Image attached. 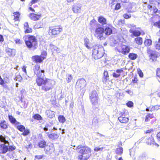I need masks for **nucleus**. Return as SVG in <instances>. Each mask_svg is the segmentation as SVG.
<instances>
[{"instance_id": "nucleus-1", "label": "nucleus", "mask_w": 160, "mask_h": 160, "mask_svg": "<svg viewBox=\"0 0 160 160\" xmlns=\"http://www.w3.org/2000/svg\"><path fill=\"white\" fill-rule=\"evenodd\" d=\"M33 71L35 75L37 76L36 82L38 86H41V89L45 92L52 89L53 87L52 81L49 78H42V73L44 75L45 71L44 70L40 69L39 64H36L34 67Z\"/></svg>"}, {"instance_id": "nucleus-2", "label": "nucleus", "mask_w": 160, "mask_h": 160, "mask_svg": "<svg viewBox=\"0 0 160 160\" xmlns=\"http://www.w3.org/2000/svg\"><path fill=\"white\" fill-rule=\"evenodd\" d=\"M76 150L78 153V158L79 160H87L91 155V148L86 146L78 145Z\"/></svg>"}, {"instance_id": "nucleus-3", "label": "nucleus", "mask_w": 160, "mask_h": 160, "mask_svg": "<svg viewBox=\"0 0 160 160\" xmlns=\"http://www.w3.org/2000/svg\"><path fill=\"white\" fill-rule=\"evenodd\" d=\"M24 41L26 47L29 50H34L38 47V41L36 36L30 34L24 36Z\"/></svg>"}, {"instance_id": "nucleus-4", "label": "nucleus", "mask_w": 160, "mask_h": 160, "mask_svg": "<svg viewBox=\"0 0 160 160\" xmlns=\"http://www.w3.org/2000/svg\"><path fill=\"white\" fill-rule=\"evenodd\" d=\"M104 50L102 45L97 44L93 47L92 51V56L95 59L102 58L104 54Z\"/></svg>"}, {"instance_id": "nucleus-5", "label": "nucleus", "mask_w": 160, "mask_h": 160, "mask_svg": "<svg viewBox=\"0 0 160 160\" xmlns=\"http://www.w3.org/2000/svg\"><path fill=\"white\" fill-rule=\"evenodd\" d=\"M47 55V52L44 51L42 52L40 55H36L32 56L31 59L34 62L41 63L46 58Z\"/></svg>"}, {"instance_id": "nucleus-6", "label": "nucleus", "mask_w": 160, "mask_h": 160, "mask_svg": "<svg viewBox=\"0 0 160 160\" xmlns=\"http://www.w3.org/2000/svg\"><path fill=\"white\" fill-rule=\"evenodd\" d=\"M16 128L21 132H22V135L23 136H26L28 135L30 133V130L28 129H26L25 127L23 125L20 124L19 122V123L15 126Z\"/></svg>"}, {"instance_id": "nucleus-7", "label": "nucleus", "mask_w": 160, "mask_h": 160, "mask_svg": "<svg viewBox=\"0 0 160 160\" xmlns=\"http://www.w3.org/2000/svg\"><path fill=\"white\" fill-rule=\"evenodd\" d=\"M104 28L101 27L97 28L95 30L94 36L98 39L102 40L103 39Z\"/></svg>"}, {"instance_id": "nucleus-8", "label": "nucleus", "mask_w": 160, "mask_h": 160, "mask_svg": "<svg viewBox=\"0 0 160 160\" xmlns=\"http://www.w3.org/2000/svg\"><path fill=\"white\" fill-rule=\"evenodd\" d=\"M90 99L93 105H95L97 104L98 97L96 90H93L90 94Z\"/></svg>"}, {"instance_id": "nucleus-9", "label": "nucleus", "mask_w": 160, "mask_h": 160, "mask_svg": "<svg viewBox=\"0 0 160 160\" xmlns=\"http://www.w3.org/2000/svg\"><path fill=\"white\" fill-rule=\"evenodd\" d=\"M86 86L85 80L83 78L79 79L77 82L75 88L78 90L83 89Z\"/></svg>"}, {"instance_id": "nucleus-10", "label": "nucleus", "mask_w": 160, "mask_h": 160, "mask_svg": "<svg viewBox=\"0 0 160 160\" xmlns=\"http://www.w3.org/2000/svg\"><path fill=\"white\" fill-rule=\"evenodd\" d=\"M118 46L117 48L118 51L123 54H126L129 52L130 49L129 47L127 46L122 45L121 43L118 44Z\"/></svg>"}, {"instance_id": "nucleus-11", "label": "nucleus", "mask_w": 160, "mask_h": 160, "mask_svg": "<svg viewBox=\"0 0 160 160\" xmlns=\"http://www.w3.org/2000/svg\"><path fill=\"white\" fill-rule=\"evenodd\" d=\"M10 82V80L9 78L6 77L3 78V79L1 76L0 75V85L2 86L3 87L8 88V87L7 85L5 84V83H8Z\"/></svg>"}, {"instance_id": "nucleus-12", "label": "nucleus", "mask_w": 160, "mask_h": 160, "mask_svg": "<svg viewBox=\"0 0 160 160\" xmlns=\"http://www.w3.org/2000/svg\"><path fill=\"white\" fill-rule=\"evenodd\" d=\"M6 53L10 57H13L16 54V50L14 48H7L5 50Z\"/></svg>"}, {"instance_id": "nucleus-13", "label": "nucleus", "mask_w": 160, "mask_h": 160, "mask_svg": "<svg viewBox=\"0 0 160 160\" xmlns=\"http://www.w3.org/2000/svg\"><path fill=\"white\" fill-rule=\"evenodd\" d=\"M160 56V54L158 52H152L149 55L150 59L152 62L157 61V58Z\"/></svg>"}, {"instance_id": "nucleus-14", "label": "nucleus", "mask_w": 160, "mask_h": 160, "mask_svg": "<svg viewBox=\"0 0 160 160\" xmlns=\"http://www.w3.org/2000/svg\"><path fill=\"white\" fill-rule=\"evenodd\" d=\"M121 115L118 118V120L122 123H126L129 120L128 118L125 117V114L124 113H121L120 114Z\"/></svg>"}, {"instance_id": "nucleus-15", "label": "nucleus", "mask_w": 160, "mask_h": 160, "mask_svg": "<svg viewBox=\"0 0 160 160\" xmlns=\"http://www.w3.org/2000/svg\"><path fill=\"white\" fill-rule=\"evenodd\" d=\"M129 32L132 34L131 35V36L132 38L134 37H138L141 34V32L139 30L134 29V28L130 29Z\"/></svg>"}, {"instance_id": "nucleus-16", "label": "nucleus", "mask_w": 160, "mask_h": 160, "mask_svg": "<svg viewBox=\"0 0 160 160\" xmlns=\"http://www.w3.org/2000/svg\"><path fill=\"white\" fill-rule=\"evenodd\" d=\"M29 17L31 20L33 21H36L39 19L41 17V15L32 13L29 14Z\"/></svg>"}, {"instance_id": "nucleus-17", "label": "nucleus", "mask_w": 160, "mask_h": 160, "mask_svg": "<svg viewBox=\"0 0 160 160\" xmlns=\"http://www.w3.org/2000/svg\"><path fill=\"white\" fill-rule=\"evenodd\" d=\"M49 32L52 35H55L59 34L60 32V28L55 27L49 30Z\"/></svg>"}, {"instance_id": "nucleus-18", "label": "nucleus", "mask_w": 160, "mask_h": 160, "mask_svg": "<svg viewBox=\"0 0 160 160\" xmlns=\"http://www.w3.org/2000/svg\"><path fill=\"white\" fill-rule=\"evenodd\" d=\"M8 151V147L5 144L0 145V153L4 154Z\"/></svg>"}, {"instance_id": "nucleus-19", "label": "nucleus", "mask_w": 160, "mask_h": 160, "mask_svg": "<svg viewBox=\"0 0 160 160\" xmlns=\"http://www.w3.org/2000/svg\"><path fill=\"white\" fill-rule=\"evenodd\" d=\"M8 118L10 122L13 124L14 126L16 124L19 123V122L17 121L16 119L12 115H8Z\"/></svg>"}, {"instance_id": "nucleus-20", "label": "nucleus", "mask_w": 160, "mask_h": 160, "mask_svg": "<svg viewBox=\"0 0 160 160\" xmlns=\"http://www.w3.org/2000/svg\"><path fill=\"white\" fill-rule=\"evenodd\" d=\"M81 6L80 5L77 4L74 5L72 8V10L75 13L80 12L81 11Z\"/></svg>"}, {"instance_id": "nucleus-21", "label": "nucleus", "mask_w": 160, "mask_h": 160, "mask_svg": "<svg viewBox=\"0 0 160 160\" xmlns=\"http://www.w3.org/2000/svg\"><path fill=\"white\" fill-rule=\"evenodd\" d=\"M47 142L44 140L39 141L38 143V146L40 148H44L46 146Z\"/></svg>"}, {"instance_id": "nucleus-22", "label": "nucleus", "mask_w": 160, "mask_h": 160, "mask_svg": "<svg viewBox=\"0 0 160 160\" xmlns=\"http://www.w3.org/2000/svg\"><path fill=\"white\" fill-rule=\"evenodd\" d=\"M44 150L47 152L51 151L54 149V146L52 143L50 144H46L45 148H44Z\"/></svg>"}, {"instance_id": "nucleus-23", "label": "nucleus", "mask_w": 160, "mask_h": 160, "mask_svg": "<svg viewBox=\"0 0 160 160\" xmlns=\"http://www.w3.org/2000/svg\"><path fill=\"white\" fill-rule=\"evenodd\" d=\"M0 127L2 129H6L8 127V124L5 120H2L0 122Z\"/></svg>"}, {"instance_id": "nucleus-24", "label": "nucleus", "mask_w": 160, "mask_h": 160, "mask_svg": "<svg viewBox=\"0 0 160 160\" xmlns=\"http://www.w3.org/2000/svg\"><path fill=\"white\" fill-rule=\"evenodd\" d=\"M20 13L19 12H16L13 13L14 20L15 21H19Z\"/></svg>"}, {"instance_id": "nucleus-25", "label": "nucleus", "mask_w": 160, "mask_h": 160, "mask_svg": "<svg viewBox=\"0 0 160 160\" xmlns=\"http://www.w3.org/2000/svg\"><path fill=\"white\" fill-rule=\"evenodd\" d=\"M48 134V137L51 140H54L57 138L58 136V135L54 133H52L49 134V132H46Z\"/></svg>"}, {"instance_id": "nucleus-26", "label": "nucleus", "mask_w": 160, "mask_h": 160, "mask_svg": "<svg viewBox=\"0 0 160 160\" xmlns=\"http://www.w3.org/2000/svg\"><path fill=\"white\" fill-rule=\"evenodd\" d=\"M98 21L102 25H105L107 23L106 19L102 16H100L98 17Z\"/></svg>"}, {"instance_id": "nucleus-27", "label": "nucleus", "mask_w": 160, "mask_h": 160, "mask_svg": "<svg viewBox=\"0 0 160 160\" xmlns=\"http://www.w3.org/2000/svg\"><path fill=\"white\" fill-rule=\"evenodd\" d=\"M147 7L150 11H152L153 12L152 13L155 14L158 12V9L154 6L153 7H152V6L150 5H148Z\"/></svg>"}, {"instance_id": "nucleus-28", "label": "nucleus", "mask_w": 160, "mask_h": 160, "mask_svg": "<svg viewBox=\"0 0 160 160\" xmlns=\"http://www.w3.org/2000/svg\"><path fill=\"white\" fill-rule=\"evenodd\" d=\"M146 142L148 145L154 144L155 142H154V140L153 137L151 135V137L148 138L147 139Z\"/></svg>"}, {"instance_id": "nucleus-29", "label": "nucleus", "mask_w": 160, "mask_h": 160, "mask_svg": "<svg viewBox=\"0 0 160 160\" xmlns=\"http://www.w3.org/2000/svg\"><path fill=\"white\" fill-rule=\"evenodd\" d=\"M105 34L107 35H109L112 33V29L107 27H106L104 30Z\"/></svg>"}, {"instance_id": "nucleus-30", "label": "nucleus", "mask_w": 160, "mask_h": 160, "mask_svg": "<svg viewBox=\"0 0 160 160\" xmlns=\"http://www.w3.org/2000/svg\"><path fill=\"white\" fill-rule=\"evenodd\" d=\"M134 41L135 42L137 43V44L138 45H141L142 44V38L138 37L136 38H135Z\"/></svg>"}, {"instance_id": "nucleus-31", "label": "nucleus", "mask_w": 160, "mask_h": 160, "mask_svg": "<svg viewBox=\"0 0 160 160\" xmlns=\"http://www.w3.org/2000/svg\"><path fill=\"white\" fill-rule=\"evenodd\" d=\"M151 4L158 6L160 4V0H149Z\"/></svg>"}, {"instance_id": "nucleus-32", "label": "nucleus", "mask_w": 160, "mask_h": 160, "mask_svg": "<svg viewBox=\"0 0 160 160\" xmlns=\"http://www.w3.org/2000/svg\"><path fill=\"white\" fill-rule=\"evenodd\" d=\"M109 79V76L108 75V72L105 71L103 73V82H106Z\"/></svg>"}, {"instance_id": "nucleus-33", "label": "nucleus", "mask_w": 160, "mask_h": 160, "mask_svg": "<svg viewBox=\"0 0 160 160\" xmlns=\"http://www.w3.org/2000/svg\"><path fill=\"white\" fill-rule=\"evenodd\" d=\"M43 26V23L42 22H40L36 23L34 25V27L35 28L38 29L42 28Z\"/></svg>"}, {"instance_id": "nucleus-34", "label": "nucleus", "mask_w": 160, "mask_h": 160, "mask_svg": "<svg viewBox=\"0 0 160 160\" xmlns=\"http://www.w3.org/2000/svg\"><path fill=\"white\" fill-rule=\"evenodd\" d=\"M35 160L44 159L45 158V156L43 154L36 155L35 157Z\"/></svg>"}, {"instance_id": "nucleus-35", "label": "nucleus", "mask_w": 160, "mask_h": 160, "mask_svg": "<svg viewBox=\"0 0 160 160\" xmlns=\"http://www.w3.org/2000/svg\"><path fill=\"white\" fill-rule=\"evenodd\" d=\"M33 118L35 120H41L42 119L41 116L38 114H36L32 116Z\"/></svg>"}, {"instance_id": "nucleus-36", "label": "nucleus", "mask_w": 160, "mask_h": 160, "mask_svg": "<svg viewBox=\"0 0 160 160\" xmlns=\"http://www.w3.org/2000/svg\"><path fill=\"white\" fill-rule=\"evenodd\" d=\"M129 58L132 60H134L138 57L137 54L134 53H130L128 55Z\"/></svg>"}, {"instance_id": "nucleus-37", "label": "nucleus", "mask_w": 160, "mask_h": 160, "mask_svg": "<svg viewBox=\"0 0 160 160\" xmlns=\"http://www.w3.org/2000/svg\"><path fill=\"white\" fill-rule=\"evenodd\" d=\"M153 117L154 116L152 114L148 113L146 117L145 121L148 122L150 119L153 118Z\"/></svg>"}, {"instance_id": "nucleus-38", "label": "nucleus", "mask_w": 160, "mask_h": 160, "mask_svg": "<svg viewBox=\"0 0 160 160\" xmlns=\"http://www.w3.org/2000/svg\"><path fill=\"white\" fill-rule=\"evenodd\" d=\"M123 149L122 148H119L116 149V152L117 154L121 155L123 152Z\"/></svg>"}, {"instance_id": "nucleus-39", "label": "nucleus", "mask_w": 160, "mask_h": 160, "mask_svg": "<svg viewBox=\"0 0 160 160\" xmlns=\"http://www.w3.org/2000/svg\"><path fill=\"white\" fill-rule=\"evenodd\" d=\"M144 43L146 46H149L151 45L152 41L151 39H147L145 41Z\"/></svg>"}, {"instance_id": "nucleus-40", "label": "nucleus", "mask_w": 160, "mask_h": 160, "mask_svg": "<svg viewBox=\"0 0 160 160\" xmlns=\"http://www.w3.org/2000/svg\"><path fill=\"white\" fill-rule=\"evenodd\" d=\"M24 33L25 34L31 33L32 32V29L30 28L24 29Z\"/></svg>"}, {"instance_id": "nucleus-41", "label": "nucleus", "mask_w": 160, "mask_h": 160, "mask_svg": "<svg viewBox=\"0 0 160 160\" xmlns=\"http://www.w3.org/2000/svg\"><path fill=\"white\" fill-rule=\"evenodd\" d=\"M160 109V105H155L154 106H152V108H151V111H153L154 110H157L158 109Z\"/></svg>"}, {"instance_id": "nucleus-42", "label": "nucleus", "mask_w": 160, "mask_h": 160, "mask_svg": "<svg viewBox=\"0 0 160 160\" xmlns=\"http://www.w3.org/2000/svg\"><path fill=\"white\" fill-rule=\"evenodd\" d=\"M84 45L87 47V48L88 49H89L90 48L88 46V44L89 43V40L88 38H85L84 40Z\"/></svg>"}, {"instance_id": "nucleus-43", "label": "nucleus", "mask_w": 160, "mask_h": 160, "mask_svg": "<svg viewBox=\"0 0 160 160\" xmlns=\"http://www.w3.org/2000/svg\"><path fill=\"white\" fill-rule=\"evenodd\" d=\"M104 148L101 147L100 148L99 147H97L94 148V151L95 152H98V151H102Z\"/></svg>"}, {"instance_id": "nucleus-44", "label": "nucleus", "mask_w": 160, "mask_h": 160, "mask_svg": "<svg viewBox=\"0 0 160 160\" xmlns=\"http://www.w3.org/2000/svg\"><path fill=\"white\" fill-rule=\"evenodd\" d=\"M125 24V20H124L120 19L118 22V24L120 26H123Z\"/></svg>"}, {"instance_id": "nucleus-45", "label": "nucleus", "mask_w": 160, "mask_h": 160, "mask_svg": "<svg viewBox=\"0 0 160 160\" xmlns=\"http://www.w3.org/2000/svg\"><path fill=\"white\" fill-rule=\"evenodd\" d=\"M72 78V76L70 74H68L67 75L66 80L68 83L70 82Z\"/></svg>"}, {"instance_id": "nucleus-46", "label": "nucleus", "mask_w": 160, "mask_h": 160, "mask_svg": "<svg viewBox=\"0 0 160 160\" xmlns=\"http://www.w3.org/2000/svg\"><path fill=\"white\" fill-rule=\"evenodd\" d=\"M15 79L16 81H21L22 79V78L20 75H17L16 76Z\"/></svg>"}, {"instance_id": "nucleus-47", "label": "nucleus", "mask_w": 160, "mask_h": 160, "mask_svg": "<svg viewBox=\"0 0 160 160\" xmlns=\"http://www.w3.org/2000/svg\"><path fill=\"white\" fill-rule=\"evenodd\" d=\"M16 147L14 146H9L8 147V151H12L16 149Z\"/></svg>"}, {"instance_id": "nucleus-48", "label": "nucleus", "mask_w": 160, "mask_h": 160, "mask_svg": "<svg viewBox=\"0 0 160 160\" xmlns=\"http://www.w3.org/2000/svg\"><path fill=\"white\" fill-rule=\"evenodd\" d=\"M121 7V6L120 3H118L115 5V10H117L120 8Z\"/></svg>"}, {"instance_id": "nucleus-49", "label": "nucleus", "mask_w": 160, "mask_h": 160, "mask_svg": "<svg viewBox=\"0 0 160 160\" xmlns=\"http://www.w3.org/2000/svg\"><path fill=\"white\" fill-rule=\"evenodd\" d=\"M113 45L112 44V46L113 47L117 46L116 48L118 47L119 46L118 44H118V42L116 40H114L113 42Z\"/></svg>"}, {"instance_id": "nucleus-50", "label": "nucleus", "mask_w": 160, "mask_h": 160, "mask_svg": "<svg viewBox=\"0 0 160 160\" xmlns=\"http://www.w3.org/2000/svg\"><path fill=\"white\" fill-rule=\"evenodd\" d=\"M154 25L156 27L160 28V21L155 22L154 24Z\"/></svg>"}, {"instance_id": "nucleus-51", "label": "nucleus", "mask_w": 160, "mask_h": 160, "mask_svg": "<svg viewBox=\"0 0 160 160\" xmlns=\"http://www.w3.org/2000/svg\"><path fill=\"white\" fill-rule=\"evenodd\" d=\"M138 72L139 76L141 78L143 77V74L142 71L140 69H138Z\"/></svg>"}, {"instance_id": "nucleus-52", "label": "nucleus", "mask_w": 160, "mask_h": 160, "mask_svg": "<svg viewBox=\"0 0 160 160\" xmlns=\"http://www.w3.org/2000/svg\"><path fill=\"white\" fill-rule=\"evenodd\" d=\"M98 122V120L96 118H94L93 120L92 123L93 124L96 125Z\"/></svg>"}, {"instance_id": "nucleus-53", "label": "nucleus", "mask_w": 160, "mask_h": 160, "mask_svg": "<svg viewBox=\"0 0 160 160\" xmlns=\"http://www.w3.org/2000/svg\"><path fill=\"white\" fill-rule=\"evenodd\" d=\"M14 41L16 44H21L22 43V40L19 39H16L14 40Z\"/></svg>"}, {"instance_id": "nucleus-54", "label": "nucleus", "mask_w": 160, "mask_h": 160, "mask_svg": "<svg viewBox=\"0 0 160 160\" xmlns=\"http://www.w3.org/2000/svg\"><path fill=\"white\" fill-rule=\"evenodd\" d=\"M123 17L125 19H128L131 17V14H124L123 15Z\"/></svg>"}, {"instance_id": "nucleus-55", "label": "nucleus", "mask_w": 160, "mask_h": 160, "mask_svg": "<svg viewBox=\"0 0 160 160\" xmlns=\"http://www.w3.org/2000/svg\"><path fill=\"white\" fill-rule=\"evenodd\" d=\"M29 28V25L28 22H25L23 24V28L24 29Z\"/></svg>"}, {"instance_id": "nucleus-56", "label": "nucleus", "mask_w": 160, "mask_h": 160, "mask_svg": "<svg viewBox=\"0 0 160 160\" xmlns=\"http://www.w3.org/2000/svg\"><path fill=\"white\" fill-rule=\"evenodd\" d=\"M126 104L128 107H131L133 106V103L132 101H129Z\"/></svg>"}, {"instance_id": "nucleus-57", "label": "nucleus", "mask_w": 160, "mask_h": 160, "mask_svg": "<svg viewBox=\"0 0 160 160\" xmlns=\"http://www.w3.org/2000/svg\"><path fill=\"white\" fill-rule=\"evenodd\" d=\"M128 27L129 28H130L131 29H133L134 28V29H135L136 28V25H134V24H131L128 25Z\"/></svg>"}, {"instance_id": "nucleus-58", "label": "nucleus", "mask_w": 160, "mask_h": 160, "mask_svg": "<svg viewBox=\"0 0 160 160\" xmlns=\"http://www.w3.org/2000/svg\"><path fill=\"white\" fill-rule=\"evenodd\" d=\"M129 8H127V12H133V11H132V7H131V5L130 4H129Z\"/></svg>"}, {"instance_id": "nucleus-59", "label": "nucleus", "mask_w": 160, "mask_h": 160, "mask_svg": "<svg viewBox=\"0 0 160 160\" xmlns=\"http://www.w3.org/2000/svg\"><path fill=\"white\" fill-rule=\"evenodd\" d=\"M123 72V70L122 68L117 69L116 71V72L117 73V74H120L121 72Z\"/></svg>"}, {"instance_id": "nucleus-60", "label": "nucleus", "mask_w": 160, "mask_h": 160, "mask_svg": "<svg viewBox=\"0 0 160 160\" xmlns=\"http://www.w3.org/2000/svg\"><path fill=\"white\" fill-rule=\"evenodd\" d=\"M129 152H130V155L131 156H133L134 155V151H133V149H129Z\"/></svg>"}, {"instance_id": "nucleus-61", "label": "nucleus", "mask_w": 160, "mask_h": 160, "mask_svg": "<svg viewBox=\"0 0 160 160\" xmlns=\"http://www.w3.org/2000/svg\"><path fill=\"white\" fill-rule=\"evenodd\" d=\"M157 75L160 78V68H158L157 70Z\"/></svg>"}, {"instance_id": "nucleus-62", "label": "nucleus", "mask_w": 160, "mask_h": 160, "mask_svg": "<svg viewBox=\"0 0 160 160\" xmlns=\"http://www.w3.org/2000/svg\"><path fill=\"white\" fill-rule=\"evenodd\" d=\"M155 48L157 50H160V44L159 43L156 44L155 45Z\"/></svg>"}, {"instance_id": "nucleus-63", "label": "nucleus", "mask_w": 160, "mask_h": 160, "mask_svg": "<svg viewBox=\"0 0 160 160\" xmlns=\"http://www.w3.org/2000/svg\"><path fill=\"white\" fill-rule=\"evenodd\" d=\"M65 120V118L63 116L61 115V122L63 123Z\"/></svg>"}, {"instance_id": "nucleus-64", "label": "nucleus", "mask_w": 160, "mask_h": 160, "mask_svg": "<svg viewBox=\"0 0 160 160\" xmlns=\"http://www.w3.org/2000/svg\"><path fill=\"white\" fill-rule=\"evenodd\" d=\"M113 76L115 78H118L120 76V74H118L115 72H113L112 74Z\"/></svg>"}]
</instances>
